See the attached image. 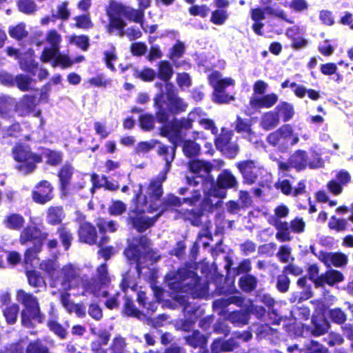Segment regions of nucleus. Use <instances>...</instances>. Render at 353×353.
Masks as SVG:
<instances>
[{
	"label": "nucleus",
	"mask_w": 353,
	"mask_h": 353,
	"mask_svg": "<svg viewBox=\"0 0 353 353\" xmlns=\"http://www.w3.org/2000/svg\"><path fill=\"white\" fill-rule=\"evenodd\" d=\"M47 236L46 233L41 232L37 227L30 225L21 231L19 242L21 245H26L28 242L36 241L35 245H42Z\"/></svg>",
	"instance_id": "6ab92c4d"
},
{
	"label": "nucleus",
	"mask_w": 353,
	"mask_h": 353,
	"mask_svg": "<svg viewBox=\"0 0 353 353\" xmlns=\"http://www.w3.org/2000/svg\"><path fill=\"white\" fill-rule=\"evenodd\" d=\"M91 181L92 183V188L91 189V192L93 194L94 189L96 188H99L105 185L107 189L114 190L118 188V186L114 183H110L106 180V179L103 178L101 180H99V176L97 174H92L90 176Z\"/></svg>",
	"instance_id": "58836bf2"
},
{
	"label": "nucleus",
	"mask_w": 353,
	"mask_h": 353,
	"mask_svg": "<svg viewBox=\"0 0 353 353\" xmlns=\"http://www.w3.org/2000/svg\"><path fill=\"white\" fill-rule=\"evenodd\" d=\"M58 232L59 237L61 240L65 250H68L70 245L72 236L70 231L65 227H61L59 229Z\"/></svg>",
	"instance_id": "6e6d98bb"
},
{
	"label": "nucleus",
	"mask_w": 353,
	"mask_h": 353,
	"mask_svg": "<svg viewBox=\"0 0 353 353\" xmlns=\"http://www.w3.org/2000/svg\"><path fill=\"white\" fill-rule=\"evenodd\" d=\"M239 284L243 291L250 292L255 288L256 281L254 276L245 275L240 279Z\"/></svg>",
	"instance_id": "c03bdc74"
},
{
	"label": "nucleus",
	"mask_w": 353,
	"mask_h": 353,
	"mask_svg": "<svg viewBox=\"0 0 353 353\" xmlns=\"http://www.w3.org/2000/svg\"><path fill=\"white\" fill-rule=\"evenodd\" d=\"M278 101V96L270 93L263 97L254 96L250 101V105L255 108H272Z\"/></svg>",
	"instance_id": "b1692460"
},
{
	"label": "nucleus",
	"mask_w": 353,
	"mask_h": 353,
	"mask_svg": "<svg viewBox=\"0 0 353 353\" xmlns=\"http://www.w3.org/2000/svg\"><path fill=\"white\" fill-rule=\"evenodd\" d=\"M279 123V114L270 111L264 114L261 119L260 125L265 130H270L276 127Z\"/></svg>",
	"instance_id": "c85d7f7f"
},
{
	"label": "nucleus",
	"mask_w": 353,
	"mask_h": 353,
	"mask_svg": "<svg viewBox=\"0 0 353 353\" xmlns=\"http://www.w3.org/2000/svg\"><path fill=\"white\" fill-rule=\"evenodd\" d=\"M185 51L184 43L181 41H177L176 44L170 49V57L174 60L181 57Z\"/></svg>",
	"instance_id": "0e129e2a"
},
{
	"label": "nucleus",
	"mask_w": 353,
	"mask_h": 353,
	"mask_svg": "<svg viewBox=\"0 0 353 353\" xmlns=\"http://www.w3.org/2000/svg\"><path fill=\"white\" fill-rule=\"evenodd\" d=\"M60 300L63 307L69 313L74 312L79 317H83L85 315V307L83 305L74 303L70 299V294L68 292H61Z\"/></svg>",
	"instance_id": "5701e85b"
},
{
	"label": "nucleus",
	"mask_w": 353,
	"mask_h": 353,
	"mask_svg": "<svg viewBox=\"0 0 353 353\" xmlns=\"http://www.w3.org/2000/svg\"><path fill=\"white\" fill-rule=\"evenodd\" d=\"M229 14L226 10L216 9L212 12L210 21L214 25L223 26L228 20Z\"/></svg>",
	"instance_id": "72a5a7b5"
},
{
	"label": "nucleus",
	"mask_w": 353,
	"mask_h": 353,
	"mask_svg": "<svg viewBox=\"0 0 353 353\" xmlns=\"http://www.w3.org/2000/svg\"><path fill=\"white\" fill-rule=\"evenodd\" d=\"M307 165V156L306 152L303 150H297L290 157L288 163L280 162L279 168L283 172L288 170L290 167L297 170H301L305 169Z\"/></svg>",
	"instance_id": "f3484780"
},
{
	"label": "nucleus",
	"mask_w": 353,
	"mask_h": 353,
	"mask_svg": "<svg viewBox=\"0 0 353 353\" xmlns=\"http://www.w3.org/2000/svg\"><path fill=\"white\" fill-rule=\"evenodd\" d=\"M187 342L192 346L199 347L200 353H209L205 347L207 343V339L199 332L195 331L191 336L186 337ZM236 345L234 339L228 341H222L221 339L215 340L211 347L210 353H220L221 352H230L233 350Z\"/></svg>",
	"instance_id": "9b49d317"
},
{
	"label": "nucleus",
	"mask_w": 353,
	"mask_h": 353,
	"mask_svg": "<svg viewBox=\"0 0 353 353\" xmlns=\"http://www.w3.org/2000/svg\"><path fill=\"white\" fill-rule=\"evenodd\" d=\"M72 173V168L70 165H65L61 168L59 176L63 189L68 184Z\"/></svg>",
	"instance_id": "5fc2aeb1"
},
{
	"label": "nucleus",
	"mask_w": 353,
	"mask_h": 353,
	"mask_svg": "<svg viewBox=\"0 0 353 353\" xmlns=\"http://www.w3.org/2000/svg\"><path fill=\"white\" fill-rule=\"evenodd\" d=\"M157 144V141L151 140L150 141H143L139 143L136 148L135 151L137 154H145L153 149Z\"/></svg>",
	"instance_id": "13d9d810"
},
{
	"label": "nucleus",
	"mask_w": 353,
	"mask_h": 353,
	"mask_svg": "<svg viewBox=\"0 0 353 353\" xmlns=\"http://www.w3.org/2000/svg\"><path fill=\"white\" fill-rule=\"evenodd\" d=\"M149 245L148 239L141 236L139 239H133L125 251V255L128 260L136 263L137 270L139 275L143 274L142 264L150 256Z\"/></svg>",
	"instance_id": "1a4fd4ad"
},
{
	"label": "nucleus",
	"mask_w": 353,
	"mask_h": 353,
	"mask_svg": "<svg viewBox=\"0 0 353 353\" xmlns=\"http://www.w3.org/2000/svg\"><path fill=\"white\" fill-rule=\"evenodd\" d=\"M37 99L30 95L24 96L18 103H16V112L20 116H26L32 113L34 117L41 114V110H36Z\"/></svg>",
	"instance_id": "a211bd4d"
},
{
	"label": "nucleus",
	"mask_w": 353,
	"mask_h": 353,
	"mask_svg": "<svg viewBox=\"0 0 353 353\" xmlns=\"http://www.w3.org/2000/svg\"><path fill=\"white\" fill-rule=\"evenodd\" d=\"M68 39L70 43L74 44L84 51L87 50L89 46V39L86 36H69Z\"/></svg>",
	"instance_id": "a18cd8bd"
},
{
	"label": "nucleus",
	"mask_w": 353,
	"mask_h": 353,
	"mask_svg": "<svg viewBox=\"0 0 353 353\" xmlns=\"http://www.w3.org/2000/svg\"><path fill=\"white\" fill-rule=\"evenodd\" d=\"M312 322L314 324V328L312 332L314 336L322 335L325 334L329 329V323L323 318L319 320L313 319Z\"/></svg>",
	"instance_id": "4c0bfd02"
},
{
	"label": "nucleus",
	"mask_w": 353,
	"mask_h": 353,
	"mask_svg": "<svg viewBox=\"0 0 353 353\" xmlns=\"http://www.w3.org/2000/svg\"><path fill=\"white\" fill-rule=\"evenodd\" d=\"M52 197V188L46 181H41L37 186V190L32 193L33 200L41 204L48 202Z\"/></svg>",
	"instance_id": "4be33fe9"
},
{
	"label": "nucleus",
	"mask_w": 353,
	"mask_h": 353,
	"mask_svg": "<svg viewBox=\"0 0 353 353\" xmlns=\"http://www.w3.org/2000/svg\"><path fill=\"white\" fill-rule=\"evenodd\" d=\"M210 84L214 89L212 99L219 103H228L233 100L232 96L226 94L225 89L234 86L235 81L231 77H223L219 71H213L208 76Z\"/></svg>",
	"instance_id": "9d476101"
},
{
	"label": "nucleus",
	"mask_w": 353,
	"mask_h": 353,
	"mask_svg": "<svg viewBox=\"0 0 353 353\" xmlns=\"http://www.w3.org/2000/svg\"><path fill=\"white\" fill-rule=\"evenodd\" d=\"M165 179L166 174L161 173L157 180L150 183L148 190L149 197L137 196V203L130 214L129 220L137 231L143 232L151 227L168 207L179 206L182 203L181 199L173 194H169L163 201L159 200L163 194L161 183Z\"/></svg>",
	"instance_id": "f257e3e1"
},
{
	"label": "nucleus",
	"mask_w": 353,
	"mask_h": 353,
	"mask_svg": "<svg viewBox=\"0 0 353 353\" xmlns=\"http://www.w3.org/2000/svg\"><path fill=\"white\" fill-rule=\"evenodd\" d=\"M19 310L18 305L13 303L3 310V316L8 323L12 324L16 322Z\"/></svg>",
	"instance_id": "ea45409f"
},
{
	"label": "nucleus",
	"mask_w": 353,
	"mask_h": 353,
	"mask_svg": "<svg viewBox=\"0 0 353 353\" xmlns=\"http://www.w3.org/2000/svg\"><path fill=\"white\" fill-rule=\"evenodd\" d=\"M7 53L9 56L20 59L19 63L21 69L32 72L34 74V70L37 64L32 59L33 52L31 50H29L26 54V59L22 57L23 53L11 47L7 48Z\"/></svg>",
	"instance_id": "aec40b11"
},
{
	"label": "nucleus",
	"mask_w": 353,
	"mask_h": 353,
	"mask_svg": "<svg viewBox=\"0 0 353 353\" xmlns=\"http://www.w3.org/2000/svg\"><path fill=\"white\" fill-rule=\"evenodd\" d=\"M16 112V101L9 96H0V116L3 118L10 117Z\"/></svg>",
	"instance_id": "a878e982"
},
{
	"label": "nucleus",
	"mask_w": 353,
	"mask_h": 353,
	"mask_svg": "<svg viewBox=\"0 0 353 353\" xmlns=\"http://www.w3.org/2000/svg\"><path fill=\"white\" fill-rule=\"evenodd\" d=\"M121 288L126 294L128 293V290L135 292L137 285L132 280V278L128 274L123 276L122 282L121 283Z\"/></svg>",
	"instance_id": "052dcab7"
},
{
	"label": "nucleus",
	"mask_w": 353,
	"mask_h": 353,
	"mask_svg": "<svg viewBox=\"0 0 353 353\" xmlns=\"http://www.w3.org/2000/svg\"><path fill=\"white\" fill-rule=\"evenodd\" d=\"M27 277L29 284L33 287H39L44 284V280L39 272L37 271H28Z\"/></svg>",
	"instance_id": "603ef678"
},
{
	"label": "nucleus",
	"mask_w": 353,
	"mask_h": 353,
	"mask_svg": "<svg viewBox=\"0 0 353 353\" xmlns=\"http://www.w3.org/2000/svg\"><path fill=\"white\" fill-rule=\"evenodd\" d=\"M190 174L186 176V181L188 185L196 186L202 183L204 186V192L208 185L213 184V177L210 174L212 165L205 161L194 160L189 163Z\"/></svg>",
	"instance_id": "6e6552de"
},
{
	"label": "nucleus",
	"mask_w": 353,
	"mask_h": 353,
	"mask_svg": "<svg viewBox=\"0 0 353 353\" xmlns=\"http://www.w3.org/2000/svg\"><path fill=\"white\" fill-rule=\"evenodd\" d=\"M18 7L21 12L25 14H32L37 8V6L32 0H19Z\"/></svg>",
	"instance_id": "3c124183"
},
{
	"label": "nucleus",
	"mask_w": 353,
	"mask_h": 353,
	"mask_svg": "<svg viewBox=\"0 0 353 353\" xmlns=\"http://www.w3.org/2000/svg\"><path fill=\"white\" fill-rule=\"evenodd\" d=\"M165 279L170 289L190 294L192 298L202 297L207 294L206 283H201L194 272L185 268L169 272Z\"/></svg>",
	"instance_id": "20e7f679"
},
{
	"label": "nucleus",
	"mask_w": 353,
	"mask_h": 353,
	"mask_svg": "<svg viewBox=\"0 0 353 353\" xmlns=\"http://www.w3.org/2000/svg\"><path fill=\"white\" fill-rule=\"evenodd\" d=\"M42 158L46 159L47 163L55 165L59 163L62 159L61 155L57 152L46 150L42 154Z\"/></svg>",
	"instance_id": "37998d69"
},
{
	"label": "nucleus",
	"mask_w": 353,
	"mask_h": 353,
	"mask_svg": "<svg viewBox=\"0 0 353 353\" xmlns=\"http://www.w3.org/2000/svg\"><path fill=\"white\" fill-rule=\"evenodd\" d=\"M236 166L243 175L245 183L252 184L255 183L259 176L263 173L265 174V181H268L271 179V176L263 168L255 165L252 161H243L236 164Z\"/></svg>",
	"instance_id": "4468645a"
},
{
	"label": "nucleus",
	"mask_w": 353,
	"mask_h": 353,
	"mask_svg": "<svg viewBox=\"0 0 353 353\" xmlns=\"http://www.w3.org/2000/svg\"><path fill=\"white\" fill-rule=\"evenodd\" d=\"M141 128L144 130H150L153 128L154 119L150 114H143L139 118Z\"/></svg>",
	"instance_id": "e2e57ef3"
},
{
	"label": "nucleus",
	"mask_w": 353,
	"mask_h": 353,
	"mask_svg": "<svg viewBox=\"0 0 353 353\" xmlns=\"http://www.w3.org/2000/svg\"><path fill=\"white\" fill-rule=\"evenodd\" d=\"M183 151L188 157L198 155L200 152V145L193 141L186 140L183 143Z\"/></svg>",
	"instance_id": "f704fd0d"
},
{
	"label": "nucleus",
	"mask_w": 353,
	"mask_h": 353,
	"mask_svg": "<svg viewBox=\"0 0 353 353\" xmlns=\"http://www.w3.org/2000/svg\"><path fill=\"white\" fill-rule=\"evenodd\" d=\"M17 301L23 305L21 311V324L28 328L33 327L37 323L43 321V316L40 312L38 300L32 294L19 290L16 294Z\"/></svg>",
	"instance_id": "0eeeda50"
},
{
	"label": "nucleus",
	"mask_w": 353,
	"mask_h": 353,
	"mask_svg": "<svg viewBox=\"0 0 353 353\" xmlns=\"http://www.w3.org/2000/svg\"><path fill=\"white\" fill-rule=\"evenodd\" d=\"M31 81V79L25 75H18L15 77V83L17 87L23 91L29 90Z\"/></svg>",
	"instance_id": "69168bd1"
},
{
	"label": "nucleus",
	"mask_w": 353,
	"mask_h": 353,
	"mask_svg": "<svg viewBox=\"0 0 353 353\" xmlns=\"http://www.w3.org/2000/svg\"><path fill=\"white\" fill-rule=\"evenodd\" d=\"M133 76L144 81H151L154 79L156 72L151 68H144L141 70H134Z\"/></svg>",
	"instance_id": "79ce46f5"
},
{
	"label": "nucleus",
	"mask_w": 353,
	"mask_h": 353,
	"mask_svg": "<svg viewBox=\"0 0 353 353\" xmlns=\"http://www.w3.org/2000/svg\"><path fill=\"white\" fill-rule=\"evenodd\" d=\"M41 245H35L33 248L26 250L24 256V261L30 265H34V261L37 259V254L41 250Z\"/></svg>",
	"instance_id": "09e8293b"
},
{
	"label": "nucleus",
	"mask_w": 353,
	"mask_h": 353,
	"mask_svg": "<svg viewBox=\"0 0 353 353\" xmlns=\"http://www.w3.org/2000/svg\"><path fill=\"white\" fill-rule=\"evenodd\" d=\"M24 218L19 214L8 215L3 221L5 226L11 230H18L24 224Z\"/></svg>",
	"instance_id": "c756f323"
},
{
	"label": "nucleus",
	"mask_w": 353,
	"mask_h": 353,
	"mask_svg": "<svg viewBox=\"0 0 353 353\" xmlns=\"http://www.w3.org/2000/svg\"><path fill=\"white\" fill-rule=\"evenodd\" d=\"M344 277L341 272L338 270H331L320 276L318 279L317 286H323L325 283L333 285L335 283L341 282Z\"/></svg>",
	"instance_id": "393cba45"
},
{
	"label": "nucleus",
	"mask_w": 353,
	"mask_h": 353,
	"mask_svg": "<svg viewBox=\"0 0 353 353\" xmlns=\"http://www.w3.org/2000/svg\"><path fill=\"white\" fill-rule=\"evenodd\" d=\"M327 315L333 322L338 324H342L346 321V315L340 308L330 309Z\"/></svg>",
	"instance_id": "de8ad7c7"
},
{
	"label": "nucleus",
	"mask_w": 353,
	"mask_h": 353,
	"mask_svg": "<svg viewBox=\"0 0 353 353\" xmlns=\"http://www.w3.org/2000/svg\"><path fill=\"white\" fill-rule=\"evenodd\" d=\"M189 12L191 15L205 18L210 12V8L205 5L193 6L190 8Z\"/></svg>",
	"instance_id": "bf43d9fd"
},
{
	"label": "nucleus",
	"mask_w": 353,
	"mask_h": 353,
	"mask_svg": "<svg viewBox=\"0 0 353 353\" xmlns=\"http://www.w3.org/2000/svg\"><path fill=\"white\" fill-rule=\"evenodd\" d=\"M290 230L294 233H302L304 232L305 223L301 218H295L292 220L290 223Z\"/></svg>",
	"instance_id": "338daca9"
},
{
	"label": "nucleus",
	"mask_w": 353,
	"mask_h": 353,
	"mask_svg": "<svg viewBox=\"0 0 353 353\" xmlns=\"http://www.w3.org/2000/svg\"><path fill=\"white\" fill-rule=\"evenodd\" d=\"M137 301L147 310V314H152L157 308V302H151L147 303L145 302L146 296L143 291L139 290L137 292Z\"/></svg>",
	"instance_id": "e433bc0d"
},
{
	"label": "nucleus",
	"mask_w": 353,
	"mask_h": 353,
	"mask_svg": "<svg viewBox=\"0 0 353 353\" xmlns=\"http://www.w3.org/2000/svg\"><path fill=\"white\" fill-rule=\"evenodd\" d=\"M165 90L167 91V99L168 100L171 108L176 112L184 111L187 105L182 99L174 94L173 92V85L167 83L165 84Z\"/></svg>",
	"instance_id": "cd10ccee"
},
{
	"label": "nucleus",
	"mask_w": 353,
	"mask_h": 353,
	"mask_svg": "<svg viewBox=\"0 0 353 353\" xmlns=\"http://www.w3.org/2000/svg\"><path fill=\"white\" fill-rule=\"evenodd\" d=\"M318 259L327 267L331 265L341 267L345 265L347 263V256L340 252L327 253L319 252Z\"/></svg>",
	"instance_id": "412c9836"
},
{
	"label": "nucleus",
	"mask_w": 353,
	"mask_h": 353,
	"mask_svg": "<svg viewBox=\"0 0 353 353\" xmlns=\"http://www.w3.org/2000/svg\"><path fill=\"white\" fill-rule=\"evenodd\" d=\"M279 117H281L283 121L290 120L294 114L293 105L287 102L280 103L276 108Z\"/></svg>",
	"instance_id": "7c9ffc66"
},
{
	"label": "nucleus",
	"mask_w": 353,
	"mask_h": 353,
	"mask_svg": "<svg viewBox=\"0 0 353 353\" xmlns=\"http://www.w3.org/2000/svg\"><path fill=\"white\" fill-rule=\"evenodd\" d=\"M237 184L236 177L228 170L223 171L218 176L216 183L213 181L212 185H209L210 189L205 192L207 194L203 202V208L207 211H212L214 208L221 205L222 202L217 201L214 203L210 196L223 199L226 195L225 189L234 188Z\"/></svg>",
	"instance_id": "423d86ee"
},
{
	"label": "nucleus",
	"mask_w": 353,
	"mask_h": 353,
	"mask_svg": "<svg viewBox=\"0 0 353 353\" xmlns=\"http://www.w3.org/2000/svg\"><path fill=\"white\" fill-rule=\"evenodd\" d=\"M79 239L88 244H94L97 239V231L94 227L88 223H82L79 231Z\"/></svg>",
	"instance_id": "bb28decb"
},
{
	"label": "nucleus",
	"mask_w": 353,
	"mask_h": 353,
	"mask_svg": "<svg viewBox=\"0 0 353 353\" xmlns=\"http://www.w3.org/2000/svg\"><path fill=\"white\" fill-rule=\"evenodd\" d=\"M52 59L53 67H56L57 65H60L63 68H67L71 66L73 63V61H72L68 57L59 54V53L51 60Z\"/></svg>",
	"instance_id": "680f3d73"
},
{
	"label": "nucleus",
	"mask_w": 353,
	"mask_h": 353,
	"mask_svg": "<svg viewBox=\"0 0 353 353\" xmlns=\"http://www.w3.org/2000/svg\"><path fill=\"white\" fill-rule=\"evenodd\" d=\"M61 35L56 30H50L47 33L46 41L51 45V48H45L43 51L41 59L43 62H48L59 52V43Z\"/></svg>",
	"instance_id": "dca6fc26"
},
{
	"label": "nucleus",
	"mask_w": 353,
	"mask_h": 353,
	"mask_svg": "<svg viewBox=\"0 0 353 353\" xmlns=\"http://www.w3.org/2000/svg\"><path fill=\"white\" fill-rule=\"evenodd\" d=\"M288 7L294 12H304L308 10L309 4L306 0H291Z\"/></svg>",
	"instance_id": "8fccbe9b"
},
{
	"label": "nucleus",
	"mask_w": 353,
	"mask_h": 353,
	"mask_svg": "<svg viewBox=\"0 0 353 353\" xmlns=\"http://www.w3.org/2000/svg\"><path fill=\"white\" fill-rule=\"evenodd\" d=\"M144 10H135L117 1H111L107 10L110 19V28L122 30L126 26L123 18L142 25Z\"/></svg>",
	"instance_id": "39448f33"
},
{
	"label": "nucleus",
	"mask_w": 353,
	"mask_h": 353,
	"mask_svg": "<svg viewBox=\"0 0 353 353\" xmlns=\"http://www.w3.org/2000/svg\"><path fill=\"white\" fill-rule=\"evenodd\" d=\"M174 299L181 305L184 306V313L186 317V319L181 322L179 325L180 328L184 331H189L191 330L192 325L194 323L196 318L201 315L203 313V310L198 308L196 310L193 311V316L190 315L188 317V315L192 312L190 309H189V306L188 303H189L188 296L187 295L183 294H176L174 296Z\"/></svg>",
	"instance_id": "2eb2a0df"
},
{
	"label": "nucleus",
	"mask_w": 353,
	"mask_h": 353,
	"mask_svg": "<svg viewBox=\"0 0 353 353\" xmlns=\"http://www.w3.org/2000/svg\"><path fill=\"white\" fill-rule=\"evenodd\" d=\"M26 353H48V351L40 342L37 341L28 346Z\"/></svg>",
	"instance_id": "774afa93"
},
{
	"label": "nucleus",
	"mask_w": 353,
	"mask_h": 353,
	"mask_svg": "<svg viewBox=\"0 0 353 353\" xmlns=\"http://www.w3.org/2000/svg\"><path fill=\"white\" fill-rule=\"evenodd\" d=\"M59 265L56 260H47L43 261L40 264L41 270L46 272L48 275L52 279L54 277L55 274V272L59 268Z\"/></svg>",
	"instance_id": "a19ab883"
},
{
	"label": "nucleus",
	"mask_w": 353,
	"mask_h": 353,
	"mask_svg": "<svg viewBox=\"0 0 353 353\" xmlns=\"http://www.w3.org/2000/svg\"><path fill=\"white\" fill-rule=\"evenodd\" d=\"M329 228L336 231L344 230L347 225V221L343 219H337L332 216L328 223Z\"/></svg>",
	"instance_id": "4d7b16f0"
},
{
	"label": "nucleus",
	"mask_w": 353,
	"mask_h": 353,
	"mask_svg": "<svg viewBox=\"0 0 353 353\" xmlns=\"http://www.w3.org/2000/svg\"><path fill=\"white\" fill-rule=\"evenodd\" d=\"M79 275L80 270L76 265L71 263L64 265L61 270L62 279L59 289L61 293L67 292L77 283H79L83 289V295L107 296V292L103 288L109 283L110 279L105 264H103L97 268L96 279H89L86 276L79 278Z\"/></svg>",
	"instance_id": "7ed1b4c3"
},
{
	"label": "nucleus",
	"mask_w": 353,
	"mask_h": 353,
	"mask_svg": "<svg viewBox=\"0 0 353 353\" xmlns=\"http://www.w3.org/2000/svg\"><path fill=\"white\" fill-rule=\"evenodd\" d=\"M232 132L230 130L223 129L221 134L216 139L215 144L220 150L228 149V145L231 143Z\"/></svg>",
	"instance_id": "473e14b6"
},
{
	"label": "nucleus",
	"mask_w": 353,
	"mask_h": 353,
	"mask_svg": "<svg viewBox=\"0 0 353 353\" xmlns=\"http://www.w3.org/2000/svg\"><path fill=\"white\" fill-rule=\"evenodd\" d=\"M236 130L238 132L244 134L245 137H248V139L251 141L252 132L251 130L250 124L239 117L237 119Z\"/></svg>",
	"instance_id": "49530a36"
},
{
	"label": "nucleus",
	"mask_w": 353,
	"mask_h": 353,
	"mask_svg": "<svg viewBox=\"0 0 353 353\" xmlns=\"http://www.w3.org/2000/svg\"><path fill=\"white\" fill-rule=\"evenodd\" d=\"M172 73V68L168 61H161L159 63L158 77L160 79L166 82L171 78Z\"/></svg>",
	"instance_id": "c9c22d12"
},
{
	"label": "nucleus",
	"mask_w": 353,
	"mask_h": 353,
	"mask_svg": "<svg viewBox=\"0 0 353 353\" xmlns=\"http://www.w3.org/2000/svg\"><path fill=\"white\" fill-rule=\"evenodd\" d=\"M14 159L20 164L17 168L23 174H28L35 169V164L41 161V157L30 152L28 147L21 145L13 149Z\"/></svg>",
	"instance_id": "ddd939ff"
},
{
	"label": "nucleus",
	"mask_w": 353,
	"mask_h": 353,
	"mask_svg": "<svg viewBox=\"0 0 353 353\" xmlns=\"http://www.w3.org/2000/svg\"><path fill=\"white\" fill-rule=\"evenodd\" d=\"M64 216L63 209L59 207H51L48 210L47 221L51 225L60 223Z\"/></svg>",
	"instance_id": "2f4dec72"
},
{
	"label": "nucleus",
	"mask_w": 353,
	"mask_h": 353,
	"mask_svg": "<svg viewBox=\"0 0 353 353\" xmlns=\"http://www.w3.org/2000/svg\"><path fill=\"white\" fill-rule=\"evenodd\" d=\"M205 114L200 109H196L189 113L186 119H174L171 122L164 125L161 128V134L167 137L174 147L168 148L163 145H159L158 152L159 154H165V161L166 163V172L169 170L170 163L173 161L175 155V148L179 145L183 141V130H188L192 128V123L194 121H198L205 129L210 130L212 134L217 133V128L214 125L213 121L203 117Z\"/></svg>",
	"instance_id": "f03ea898"
},
{
	"label": "nucleus",
	"mask_w": 353,
	"mask_h": 353,
	"mask_svg": "<svg viewBox=\"0 0 353 353\" xmlns=\"http://www.w3.org/2000/svg\"><path fill=\"white\" fill-rule=\"evenodd\" d=\"M267 141L272 145L278 146L281 149H286L296 144L299 139L298 134L294 132L292 126L287 124L270 134Z\"/></svg>",
	"instance_id": "f8f14e48"
},
{
	"label": "nucleus",
	"mask_w": 353,
	"mask_h": 353,
	"mask_svg": "<svg viewBox=\"0 0 353 353\" xmlns=\"http://www.w3.org/2000/svg\"><path fill=\"white\" fill-rule=\"evenodd\" d=\"M97 226L101 232H114L117 229V224L113 221H106L104 219H99L97 222Z\"/></svg>",
	"instance_id": "864d4df0"
}]
</instances>
